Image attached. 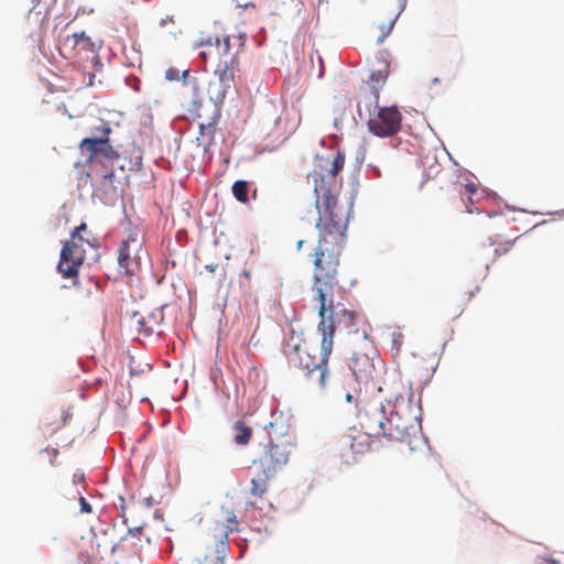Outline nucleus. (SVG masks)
Returning <instances> with one entry per match:
<instances>
[{"instance_id": "obj_1", "label": "nucleus", "mask_w": 564, "mask_h": 564, "mask_svg": "<svg viewBox=\"0 0 564 564\" xmlns=\"http://www.w3.org/2000/svg\"><path fill=\"white\" fill-rule=\"evenodd\" d=\"M345 165V154L338 151L332 161L318 159L307 183L315 194L318 210V242L313 257V290L317 301L334 296L338 286L339 259L346 240L349 210L338 205L337 174Z\"/></svg>"}, {"instance_id": "obj_2", "label": "nucleus", "mask_w": 564, "mask_h": 564, "mask_svg": "<svg viewBox=\"0 0 564 564\" xmlns=\"http://www.w3.org/2000/svg\"><path fill=\"white\" fill-rule=\"evenodd\" d=\"M421 406L411 389L394 398L386 424V438L389 442L405 443L411 449L421 442Z\"/></svg>"}, {"instance_id": "obj_3", "label": "nucleus", "mask_w": 564, "mask_h": 564, "mask_svg": "<svg viewBox=\"0 0 564 564\" xmlns=\"http://www.w3.org/2000/svg\"><path fill=\"white\" fill-rule=\"evenodd\" d=\"M261 452L253 460L259 468L257 475L250 480V495L262 498L268 491V482L276 476L289 463L293 444L285 437L272 436L268 431L267 442H261Z\"/></svg>"}, {"instance_id": "obj_4", "label": "nucleus", "mask_w": 564, "mask_h": 564, "mask_svg": "<svg viewBox=\"0 0 564 564\" xmlns=\"http://www.w3.org/2000/svg\"><path fill=\"white\" fill-rule=\"evenodd\" d=\"M346 402L355 403L357 408V424L360 433L368 437H386L387 412L383 401L371 395L367 389L354 388L347 390L344 394Z\"/></svg>"}, {"instance_id": "obj_5", "label": "nucleus", "mask_w": 564, "mask_h": 564, "mask_svg": "<svg viewBox=\"0 0 564 564\" xmlns=\"http://www.w3.org/2000/svg\"><path fill=\"white\" fill-rule=\"evenodd\" d=\"M334 296L318 302V316L321 318L318 330L322 333L323 352H332L333 337L336 329L351 333L356 325V313L345 308L341 304H334Z\"/></svg>"}, {"instance_id": "obj_6", "label": "nucleus", "mask_w": 564, "mask_h": 564, "mask_svg": "<svg viewBox=\"0 0 564 564\" xmlns=\"http://www.w3.org/2000/svg\"><path fill=\"white\" fill-rule=\"evenodd\" d=\"M111 127L101 128V135L85 138L79 143L82 153H87V163L107 167L119 160V152L112 147L109 140Z\"/></svg>"}, {"instance_id": "obj_7", "label": "nucleus", "mask_w": 564, "mask_h": 564, "mask_svg": "<svg viewBox=\"0 0 564 564\" xmlns=\"http://www.w3.org/2000/svg\"><path fill=\"white\" fill-rule=\"evenodd\" d=\"M86 224H80L72 234L69 241H66L62 251L61 259L58 262V271L64 278L76 276L80 265L85 260V249L83 242L85 239L80 236V232L86 230Z\"/></svg>"}, {"instance_id": "obj_8", "label": "nucleus", "mask_w": 564, "mask_h": 564, "mask_svg": "<svg viewBox=\"0 0 564 564\" xmlns=\"http://www.w3.org/2000/svg\"><path fill=\"white\" fill-rule=\"evenodd\" d=\"M142 246L143 236L141 231L137 228L130 229L118 250L119 268L127 275H132L139 270L142 257L145 254Z\"/></svg>"}, {"instance_id": "obj_9", "label": "nucleus", "mask_w": 564, "mask_h": 564, "mask_svg": "<svg viewBox=\"0 0 564 564\" xmlns=\"http://www.w3.org/2000/svg\"><path fill=\"white\" fill-rule=\"evenodd\" d=\"M239 68V61L234 55L229 62L215 72L214 78L207 84V97L209 101L221 104L227 93L234 87L235 73Z\"/></svg>"}, {"instance_id": "obj_10", "label": "nucleus", "mask_w": 564, "mask_h": 564, "mask_svg": "<svg viewBox=\"0 0 564 564\" xmlns=\"http://www.w3.org/2000/svg\"><path fill=\"white\" fill-rule=\"evenodd\" d=\"M228 523L217 522L210 530V534L216 540V551L213 555L197 556L189 564H224V557L229 549L228 534L235 530L230 524H237L236 516L231 514L226 519Z\"/></svg>"}, {"instance_id": "obj_11", "label": "nucleus", "mask_w": 564, "mask_h": 564, "mask_svg": "<svg viewBox=\"0 0 564 564\" xmlns=\"http://www.w3.org/2000/svg\"><path fill=\"white\" fill-rule=\"evenodd\" d=\"M293 365L310 380H315L321 388H325L328 376V355H295Z\"/></svg>"}, {"instance_id": "obj_12", "label": "nucleus", "mask_w": 564, "mask_h": 564, "mask_svg": "<svg viewBox=\"0 0 564 564\" xmlns=\"http://www.w3.org/2000/svg\"><path fill=\"white\" fill-rule=\"evenodd\" d=\"M402 116L397 107H382L370 118L369 130L380 137L394 135L401 128Z\"/></svg>"}, {"instance_id": "obj_13", "label": "nucleus", "mask_w": 564, "mask_h": 564, "mask_svg": "<svg viewBox=\"0 0 564 564\" xmlns=\"http://www.w3.org/2000/svg\"><path fill=\"white\" fill-rule=\"evenodd\" d=\"M164 319L161 308L151 312H135L131 317V327L137 332L135 340L143 341L152 337L153 334H160V327Z\"/></svg>"}, {"instance_id": "obj_14", "label": "nucleus", "mask_w": 564, "mask_h": 564, "mask_svg": "<svg viewBox=\"0 0 564 564\" xmlns=\"http://www.w3.org/2000/svg\"><path fill=\"white\" fill-rule=\"evenodd\" d=\"M366 435H344L338 442V451L346 464H352L357 459V455L366 453L370 448V443Z\"/></svg>"}, {"instance_id": "obj_15", "label": "nucleus", "mask_w": 564, "mask_h": 564, "mask_svg": "<svg viewBox=\"0 0 564 564\" xmlns=\"http://www.w3.org/2000/svg\"><path fill=\"white\" fill-rule=\"evenodd\" d=\"M459 194L466 206V212L469 214L482 213L486 203L490 199V196L474 183L464 185Z\"/></svg>"}, {"instance_id": "obj_16", "label": "nucleus", "mask_w": 564, "mask_h": 564, "mask_svg": "<svg viewBox=\"0 0 564 564\" xmlns=\"http://www.w3.org/2000/svg\"><path fill=\"white\" fill-rule=\"evenodd\" d=\"M349 367L352 371L351 376L347 379V386H354L361 378H368L372 373L373 360L369 355H354L350 359Z\"/></svg>"}, {"instance_id": "obj_17", "label": "nucleus", "mask_w": 564, "mask_h": 564, "mask_svg": "<svg viewBox=\"0 0 564 564\" xmlns=\"http://www.w3.org/2000/svg\"><path fill=\"white\" fill-rule=\"evenodd\" d=\"M182 76L184 77V86L191 91L193 102L200 104L207 97V84L204 80H199L196 77L188 78V70L185 69L182 72Z\"/></svg>"}, {"instance_id": "obj_18", "label": "nucleus", "mask_w": 564, "mask_h": 564, "mask_svg": "<svg viewBox=\"0 0 564 564\" xmlns=\"http://www.w3.org/2000/svg\"><path fill=\"white\" fill-rule=\"evenodd\" d=\"M66 42H72L74 48L79 52H89L95 54L100 47V42L94 41L85 32H77L66 37Z\"/></svg>"}, {"instance_id": "obj_19", "label": "nucleus", "mask_w": 564, "mask_h": 564, "mask_svg": "<svg viewBox=\"0 0 564 564\" xmlns=\"http://www.w3.org/2000/svg\"><path fill=\"white\" fill-rule=\"evenodd\" d=\"M199 134L196 138L198 147L203 148L207 152L214 142L216 131V120L208 121L206 123L199 122Z\"/></svg>"}, {"instance_id": "obj_20", "label": "nucleus", "mask_w": 564, "mask_h": 564, "mask_svg": "<svg viewBox=\"0 0 564 564\" xmlns=\"http://www.w3.org/2000/svg\"><path fill=\"white\" fill-rule=\"evenodd\" d=\"M405 1L406 0H386L388 6L393 7L394 17L387 24H382L380 26L381 33L377 39V43H382L384 39L391 33L398 15L405 7Z\"/></svg>"}, {"instance_id": "obj_21", "label": "nucleus", "mask_w": 564, "mask_h": 564, "mask_svg": "<svg viewBox=\"0 0 564 564\" xmlns=\"http://www.w3.org/2000/svg\"><path fill=\"white\" fill-rule=\"evenodd\" d=\"M234 442L237 445L245 446L247 445L252 437V429L246 425L242 421H238L234 424Z\"/></svg>"}, {"instance_id": "obj_22", "label": "nucleus", "mask_w": 564, "mask_h": 564, "mask_svg": "<svg viewBox=\"0 0 564 564\" xmlns=\"http://www.w3.org/2000/svg\"><path fill=\"white\" fill-rule=\"evenodd\" d=\"M116 174L115 172L108 171L106 172L100 180L98 189L102 192L104 195H116L117 186H116Z\"/></svg>"}, {"instance_id": "obj_23", "label": "nucleus", "mask_w": 564, "mask_h": 564, "mask_svg": "<svg viewBox=\"0 0 564 564\" xmlns=\"http://www.w3.org/2000/svg\"><path fill=\"white\" fill-rule=\"evenodd\" d=\"M389 75V65L386 63L383 68L373 70L370 75L369 84L371 89L375 90L376 96H378V90L383 86Z\"/></svg>"}, {"instance_id": "obj_24", "label": "nucleus", "mask_w": 564, "mask_h": 564, "mask_svg": "<svg viewBox=\"0 0 564 564\" xmlns=\"http://www.w3.org/2000/svg\"><path fill=\"white\" fill-rule=\"evenodd\" d=\"M143 355H130L129 356V368L131 375L144 373L151 369L149 361L142 359Z\"/></svg>"}, {"instance_id": "obj_25", "label": "nucleus", "mask_w": 564, "mask_h": 564, "mask_svg": "<svg viewBox=\"0 0 564 564\" xmlns=\"http://www.w3.org/2000/svg\"><path fill=\"white\" fill-rule=\"evenodd\" d=\"M248 183L246 181L239 180L236 181L232 185V194L235 198L240 203L248 202Z\"/></svg>"}, {"instance_id": "obj_26", "label": "nucleus", "mask_w": 564, "mask_h": 564, "mask_svg": "<svg viewBox=\"0 0 564 564\" xmlns=\"http://www.w3.org/2000/svg\"><path fill=\"white\" fill-rule=\"evenodd\" d=\"M216 47V57L228 55L230 51V39L229 36L215 37L213 39Z\"/></svg>"}, {"instance_id": "obj_27", "label": "nucleus", "mask_w": 564, "mask_h": 564, "mask_svg": "<svg viewBox=\"0 0 564 564\" xmlns=\"http://www.w3.org/2000/svg\"><path fill=\"white\" fill-rule=\"evenodd\" d=\"M204 50L200 51L199 55L200 57L206 61L207 58H217L216 57V47L213 39H208L203 44Z\"/></svg>"}, {"instance_id": "obj_28", "label": "nucleus", "mask_w": 564, "mask_h": 564, "mask_svg": "<svg viewBox=\"0 0 564 564\" xmlns=\"http://www.w3.org/2000/svg\"><path fill=\"white\" fill-rule=\"evenodd\" d=\"M512 246H513V240H506V241L501 242L494 250L495 259L508 253L512 249Z\"/></svg>"}, {"instance_id": "obj_29", "label": "nucleus", "mask_w": 564, "mask_h": 564, "mask_svg": "<svg viewBox=\"0 0 564 564\" xmlns=\"http://www.w3.org/2000/svg\"><path fill=\"white\" fill-rule=\"evenodd\" d=\"M40 455H45L51 465H54L58 455V449L56 448H45L40 451Z\"/></svg>"}, {"instance_id": "obj_30", "label": "nucleus", "mask_w": 564, "mask_h": 564, "mask_svg": "<svg viewBox=\"0 0 564 564\" xmlns=\"http://www.w3.org/2000/svg\"><path fill=\"white\" fill-rule=\"evenodd\" d=\"M165 78L167 80H177L181 78L180 70L176 68H169L165 73Z\"/></svg>"}, {"instance_id": "obj_31", "label": "nucleus", "mask_w": 564, "mask_h": 564, "mask_svg": "<svg viewBox=\"0 0 564 564\" xmlns=\"http://www.w3.org/2000/svg\"><path fill=\"white\" fill-rule=\"evenodd\" d=\"M402 334L401 333H393V340H392V349L400 350L402 345Z\"/></svg>"}, {"instance_id": "obj_32", "label": "nucleus", "mask_w": 564, "mask_h": 564, "mask_svg": "<svg viewBox=\"0 0 564 564\" xmlns=\"http://www.w3.org/2000/svg\"><path fill=\"white\" fill-rule=\"evenodd\" d=\"M79 505H80V511L90 513L91 512V506L86 501L84 497L79 498Z\"/></svg>"}, {"instance_id": "obj_33", "label": "nucleus", "mask_w": 564, "mask_h": 564, "mask_svg": "<svg viewBox=\"0 0 564 564\" xmlns=\"http://www.w3.org/2000/svg\"><path fill=\"white\" fill-rule=\"evenodd\" d=\"M105 126H110V124L107 121H101L100 126H97L93 129V133L95 134V137L101 135V128H104Z\"/></svg>"}, {"instance_id": "obj_34", "label": "nucleus", "mask_w": 564, "mask_h": 564, "mask_svg": "<svg viewBox=\"0 0 564 564\" xmlns=\"http://www.w3.org/2000/svg\"><path fill=\"white\" fill-rule=\"evenodd\" d=\"M368 169L370 171H372L375 177H380L381 176V172H380L379 167L373 166L371 164H368Z\"/></svg>"}, {"instance_id": "obj_35", "label": "nucleus", "mask_w": 564, "mask_h": 564, "mask_svg": "<svg viewBox=\"0 0 564 564\" xmlns=\"http://www.w3.org/2000/svg\"><path fill=\"white\" fill-rule=\"evenodd\" d=\"M217 268H218V264H216V263H215V264H207V265L205 267V269H206L208 272H210V273H214V272L216 271V269H217Z\"/></svg>"}, {"instance_id": "obj_36", "label": "nucleus", "mask_w": 564, "mask_h": 564, "mask_svg": "<svg viewBox=\"0 0 564 564\" xmlns=\"http://www.w3.org/2000/svg\"><path fill=\"white\" fill-rule=\"evenodd\" d=\"M169 22H173V19L172 18L161 19L160 24H161V26H165Z\"/></svg>"}, {"instance_id": "obj_37", "label": "nucleus", "mask_w": 564, "mask_h": 564, "mask_svg": "<svg viewBox=\"0 0 564 564\" xmlns=\"http://www.w3.org/2000/svg\"><path fill=\"white\" fill-rule=\"evenodd\" d=\"M242 275L248 280L251 279V272L249 270H243Z\"/></svg>"}, {"instance_id": "obj_38", "label": "nucleus", "mask_w": 564, "mask_h": 564, "mask_svg": "<svg viewBox=\"0 0 564 564\" xmlns=\"http://www.w3.org/2000/svg\"><path fill=\"white\" fill-rule=\"evenodd\" d=\"M83 478V475H74V481L82 480Z\"/></svg>"}, {"instance_id": "obj_39", "label": "nucleus", "mask_w": 564, "mask_h": 564, "mask_svg": "<svg viewBox=\"0 0 564 564\" xmlns=\"http://www.w3.org/2000/svg\"><path fill=\"white\" fill-rule=\"evenodd\" d=\"M303 243H304V241H303V240H300V241L297 242V249H301V248H302V246H303Z\"/></svg>"}, {"instance_id": "obj_40", "label": "nucleus", "mask_w": 564, "mask_h": 564, "mask_svg": "<svg viewBox=\"0 0 564 564\" xmlns=\"http://www.w3.org/2000/svg\"><path fill=\"white\" fill-rule=\"evenodd\" d=\"M268 427H269L270 430H273V429H274V424H273V423H270V424L268 425Z\"/></svg>"}]
</instances>
